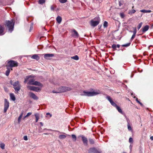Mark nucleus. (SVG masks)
Masks as SVG:
<instances>
[{
    "instance_id": "nucleus-1",
    "label": "nucleus",
    "mask_w": 153,
    "mask_h": 153,
    "mask_svg": "<svg viewBox=\"0 0 153 153\" xmlns=\"http://www.w3.org/2000/svg\"><path fill=\"white\" fill-rule=\"evenodd\" d=\"M5 26L9 32L11 33L13 30L14 25V22L13 19L11 20H6L4 22Z\"/></svg>"
},
{
    "instance_id": "nucleus-2",
    "label": "nucleus",
    "mask_w": 153,
    "mask_h": 153,
    "mask_svg": "<svg viewBox=\"0 0 153 153\" xmlns=\"http://www.w3.org/2000/svg\"><path fill=\"white\" fill-rule=\"evenodd\" d=\"M7 62L6 67L10 68L11 70H13L12 68L13 67H17L18 65V63L15 61L10 60L7 61Z\"/></svg>"
},
{
    "instance_id": "nucleus-3",
    "label": "nucleus",
    "mask_w": 153,
    "mask_h": 153,
    "mask_svg": "<svg viewBox=\"0 0 153 153\" xmlns=\"http://www.w3.org/2000/svg\"><path fill=\"white\" fill-rule=\"evenodd\" d=\"M100 94L99 92L94 91L89 92L86 91H84L82 93L80 94L81 96H93L96 95Z\"/></svg>"
},
{
    "instance_id": "nucleus-4",
    "label": "nucleus",
    "mask_w": 153,
    "mask_h": 153,
    "mask_svg": "<svg viewBox=\"0 0 153 153\" xmlns=\"http://www.w3.org/2000/svg\"><path fill=\"white\" fill-rule=\"evenodd\" d=\"M71 90V88L67 87L62 86L58 88L57 91H53V93H60L70 91Z\"/></svg>"
},
{
    "instance_id": "nucleus-5",
    "label": "nucleus",
    "mask_w": 153,
    "mask_h": 153,
    "mask_svg": "<svg viewBox=\"0 0 153 153\" xmlns=\"http://www.w3.org/2000/svg\"><path fill=\"white\" fill-rule=\"evenodd\" d=\"M100 21V19L99 16H97L92 19L90 22V25L93 27H94L98 25Z\"/></svg>"
},
{
    "instance_id": "nucleus-6",
    "label": "nucleus",
    "mask_w": 153,
    "mask_h": 153,
    "mask_svg": "<svg viewBox=\"0 0 153 153\" xmlns=\"http://www.w3.org/2000/svg\"><path fill=\"white\" fill-rule=\"evenodd\" d=\"M27 84L29 85L38 86L42 87L43 86V85L42 84L39 82L35 81L34 79H29Z\"/></svg>"
},
{
    "instance_id": "nucleus-7",
    "label": "nucleus",
    "mask_w": 153,
    "mask_h": 153,
    "mask_svg": "<svg viewBox=\"0 0 153 153\" xmlns=\"http://www.w3.org/2000/svg\"><path fill=\"white\" fill-rule=\"evenodd\" d=\"M13 88L16 93H18L20 90L21 88V85L19 83V81H17L15 82L13 84Z\"/></svg>"
},
{
    "instance_id": "nucleus-8",
    "label": "nucleus",
    "mask_w": 153,
    "mask_h": 153,
    "mask_svg": "<svg viewBox=\"0 0 153 153\" xmlns=\"http://www.w3.org/2000/svg\"><path fill=\"white\" fill-rule=\"evenodd\" d=\"M9 103L8 101L7 100L5 99H4V113H5L9 108Z\"/></svg>"
},
{
    "instance_id": "nucleus-9",
    "label": "nucleus",
    "mask_w": 153,
    "mask_h": 153,
    "mask_svg": "<svg viewBox=\"0 0 153 153\" xmlns=\"http://www.w3.org/2000/svg\"><path fill=\"white\" fill-rule=\"evenodd\" d=\"M89 153H101V151H98L95 148L93 147L90 148L88 150Z\"/></svg>"
},
{
    "instance_id": "nucleus-10",
    "label": "nucleus",
    "mask_w": 153,
    "mask_h": 153,
    "mask_svg": "<svg viewBox=\"0 0 153 153\" xmlns=\"http://www.w3.org/2000/svg\"><path fill=\"white\" fill-rule=\"evenodd\" d=\"M107 99L110 102V103L112 105L115 107H117V105L114 103L112 100L111 99L109 96H107L106 97Z\"/></svg>"
},
{
    "instance_id": "nucleus-11",
    "label": "nucleus",
    "mask_w": 153,
    "mask_h": 153,
    "mask_svg": "<svg viewBox=\"0 0 153 153\" xmlns=\"http://www.w3.org/2000/svg\"><path fill=\"white\" fill-rule=\"evenodd\" d=\"M80 137L82 138V141L84 145L85 146H87L88 140L87 138L83 135H81Z\"/></svg>"
},
{
    "instance_id": "nucleus-12",
    "label": "nucleus",
    "mask_w": 153,
    "mask_h": 153,
    "mask_svg": "<svg viewBox=\"0 0 153 153\" xmlns=\"http://www.w3.org/2000/svg\"><path fill=\"white\" fill-rule=\"evenodd\" d=\"M54 56L53 54H45L44 55V57L46 59H50V58Z\"/></svg>"
},
{
    "instance_id": "nucleus-13",
    "label": "nucleus",
    "mask_w": 153,
    "mask_h": 153,
    "mask_svg": "<svg viewBox=\"0 0 153 153\" xmlns=\"http://www.w3.org/2000/svg\"><path fill=\"white\" fill-rule=\"evenodd\" d=\"M30 96L32 98L35 100H37L38 99V97L33 93L30 92L29 93Z\"/></svg>"
},
{
    "instance_id": "nucleus-14",
    "label": "nucleus",
    "mask_w": 153,
    "mask_h": 153,
    "mask_svg": "<svg viewBox=\"0 0 153 153\" xmlns=\"http://www.w3.org/2000/svg\"><path fill=\"white\" fill-rule=\"evenodd\" d=\"M74 33L72 34V36L75 37H78L79 35L77 32L75 30H73L72 31Z\"/></svg>"
},
{
    "instance_id": "nucleus-15",
    "label": "nucleus",
    "mask_w": 153,
    "mask_h": 153,
    "mask_svg": "<svg viewBox=\"0 0 153 153\" xmlns=\"http://www.w3.org/2000/svg\"><path fill=\"white\" fill-rule=\"evenodd\" d=\"M149 28V26L148 25H146L142 28V32L143 33H145L147 31Z\"/></svg>"
},
{
    "instance_id": "nucleus-16",
    "label": "nucleus",
    "mask_w": 153,
    "mask_h": 153,
    "mask_svg": "<svg viewBox=\"0 0 153 153\" xmlns=\"http://www.w3.org/2000/svg\"><path fill=\"white\" fill-rule=\"evenodd\" d=\"M4 28L1 25H0V36L3 35L4 33Z\"/></svg>"
},
{
    "instance_id": "nucleus-17",
    "label": "nucleus",
    "mask_w": 153,
    "mask_h": 153,
    "mask_svg": "<svg viewBox=\"0 0 153 153\" xmlns=\"http://www.w3.org/2000/svg\"><path fill=\"white\" fill-rule=\"evenodd\" d=\"M126 120L128 123L127 126L128 129L129 131H131L132 130V128L129 123L130 120L128 118H127Z\"/></svg>"
},
{
    "instance_id": "nucleus-18",
    "label": "nucleus",
    "mask_w": 153,
    "mask_h": 153,
    "mask_svg": "<svg viewBox=\"0 0 153 153\" xmlns=\"http://www.w3.org/2000/svg\"><path fill=\"white\" fill-rule=\"evenodd\" d=\"M64 134H60L59 136V138L60 139H65L66 137L67 134H65L63 133Z\"/></svg>"
},
{
    "instance_id": "nucleus-19",
    "label": "nucleus",
    "mask_w": 153,
    "mask_h": 153,
    "mask_svg": "<svg viewBox=\"0 0 153 153\" xmlns=\"http://www.w3.org/2000/svg\"><path fill=\"white\" fill-rule=\"evenodd\" d=\"M56 20L57 22V23L59 24H60L62 21V18L61 17H60L59 16H58L56 18Z\"/></svg>"
},
{
    "instance_id": "nucleus-20",
    "label": "nucleus",
    "mask_w": 153,
    "mask_h": 153,
    "mask_svg": "<svg viewBox=\"0 0 153 153\" xmlns=\"http://www.w3.org/2000/svg\"><path fill=\"white\" fill-rule=\"evenodd\" d=\"M31 58L33 59H35L37 60H38L39 59V56L36 54L33 55L32 56Z\"/></svg>"
},
{
    "instance_id": "nucleus-21",
    "label": "nucleus",
    "mask_w": 153,
    "mask_h": 153,
    "mask_svg": "<svg viewBox=\"0 0 153 153\" xmlns=\"http://www.w3.org/2000/svg\"><path fill=\"white\" fill-rule=\"evenodd\" d=\"M7 70L6 71L5 75L6 76H8L9 74L11 69L8 67H7Z\"/></svg>"
},
{
    "instance_id": "nucleus-22",
    "label": "nucleus",
    "mask_w": 153,
    "mask_h": 153,
    "mask_svg": "<svg viewBox=\"0 0 153 153\" xmlns=\"http://www.w3.org/2000/svg\"><path fill=\"white\" fill-rule=\"evenodd\" d=\"M36 117V122H37L39 119V114L38 113H36L34 114Z\"/></svg>"
},
{
    "instance_id": "nucleus-23",
    "label": "nucleus",
    "mask_w": 153,
    "mask_h": 153,
    "mask_svg": "<svg viewBox=\"0 0 153 153\" xmlns=\"http://www.w3.org/2000/svg\"><path fill=\"white\" fill-rule=\"evenodd\" d=\"M42 88V87H41V88H39L35 86L34 90V91H35L37 92H39L41 91Z\"/></svg>"
},
{
    "instance_id": "nucleus-24",
    "label": "nucleus",
    "mask_w": 153,
    "mask_h": 153,
    "mask_svg": "<svg viewBox=\"0 0 153 153\" xmlns=\"http://www.w3.org/2000/svg\"><path fill=\"white\" fill-rule=\"evenodd\" d=\"M10 97L11 99L13 101H15L16 100L14 94L13 93H11L10 94Z\"/></svg>"
},
{
    "instance_id": "nucleus-25",
    "label": "nucleus",
    "mask_w": 153,
    "mask_h": 153,
    "mask_svg": "<svg viewBox=\"0 0 153 153\" xmlns=\"http://www.w3.org/2000/svg\"><path fill=\"white\" fill-rule=\"evenodd\" d=\"M27 88L30 90L34 91L35 86L28 85L27 86Z\"/></svg>"
},
{
    "instance_id": "nucleus-26",
    "label": "nucleus",
    "mask_w": 153,
    "mask_h": 153,
    "mask_svg": "<svg viewBox=\"0 0 153 153\" xmlns=\"http://www.w3.org/2000/svg\"><path fill=\"white\" fill-rule=\"evenodd\" d=\"M71 59H73L76 60H78L79 59V57L76 55L73 56H71Z\"/></svg>"
},
{
    "instance_id": "nucleus-27",
    "label": "nucleus",
    "mask_w": 153,
    "mask_h": 153,
    "mask_svg": "<svg viewBox=\"0 0 153 153\" xmlns=\"http://www.w3.org/2000/svg\"><path fill=\"white\" fill-rule=\"evenodd\" d=\"M120 47V45H116L115 44H113L112 45V48L114 49H116L117 48H119Z\"/></svg>"
},
{
    "instance_id": "nucleus-28",
    "label": "nucleus",
    "mask_w": 153,
    "mask_h": 153,
    "mask_svg": "<svg viewBox=\"0 0 153 153\" xmlns=\"http://www.w3.org/2000/svg\"><path fill=\"white\" fill-rule=\"evenodd\" d=\"M0 146L2 149H4L5 148V144L4 143H0Z\"/></svg>"
},
{
    "instance_id": "nucleus-29",
    "label": "nucleus",
    "mask_w": 153,
    "mask_h": 153,
    "mask_svg": "<svg viewBox=\"0 0 153 153\" xmlns=\"http://www.w3.org/2000/svg\"><path fill=\"white\" fill-rule=\"evenodd\" d=\"M31 76H27L26 78L25 79V81H24V82L25 83H26V82H27V81L28 80H29V78L31 77Z\"/></svg>"
},
{
    "instance_id": "nucleus-30",
    "label": "nucleus",
    "mask_w": 153,
    "mask_h": 153,
    "mask_svg": "<svg viewBox=\"0 0 153 153\" xmlns=\"http://www.w3.org/2000/svg\"><path fill=\"white\" fill-rule=\"evenodd\" d=\"M23 113H22L19 116L18 118V123L19 124L20 123V122L21 121V119L22 117V116Z\"/></svg>"
},
{
    "instance_id": "nucleus-31",
    "label": "nucleus",
    "mask_w": 153,
    "mask_h": 153,
    "mask_svg": "<svg viewBox=\"0 0 153 153\" xmlns=\"http://www.w3.org/2000/svg\"><path fill=\"white\" fill-rule=\"evenodd\" d=\"M117 109V110L120 113H122V111L121 110V109L120 108V107H119L118 106H117V107H116Z\"/></svg>"
},
{
    "instance_id": "nucleus-32",
    "label": "nucleus",
    "mask_w": 153,
    "mask_h": 153,
    "mask_svg": "<svg viewBox=\"0 0 153 153\" xmlns=\"http://www.w3.org/2000/svg\"><path fill=\"white\" fill-rule=\"evenodd\" d=\"M72 138L75 141L76 140V136L74 134H72L71 135Z\"/></svg>"
},
{
    "instance_id": "nucleus-33",
    "label": "nucleus",
    "mask_w": 153,
    "mask_h": 153,
    "mask_svg": "<svg viewBox=\"0 0 153 153\" xmlns=\"http://www.w3.org/2000/svg\"><path fill=\"white\" fill-rule=\"evenodd\" d=\"M108 22L106 21L104 22L103 24V26L104 27H106L108 26Z\"/></svg>"
},
{
    "instance_id": "nucleus-34",
    "label": "nucleus",
    "mask_w": 153,
    "mask_h": 153,
    "mask_svg": "<svg viewBox=\"0 0 153 153\" xmlns=\"http://www.w3.org/2000/svg\"><path fill=\"white\" fill-rule=\"evenodd\" d=\"M89 141L91 144H94V141L92 139H89Z\"/></svg>"
},
{
    "instance_id": "nucleus-35",
    "label": "nucleus",
    "mask_w": 153,
    "mask_h": 153,
    "mask_svg": "<svg viewBox=\"0 0 153 153\" xmlns=\"http://www.w3.org/2000/svg\"><path fill=\"white\" fill-rule=\"evenodd\" d=\"M136 12V10H132L130 12H128V14H132L133 13H134Z\"/></svg>"
},
{
    "instance_id": "nucleus-36",
    "label": "nucleus",
    "mask_w": 153,
    "mask_h": 153,
    "mask_svg": "<svg viewBox=\"0 0 153 153\" xmlns=\"http://www.w3.org/2000/svg\"><path fill=\"white\" fill-rule=\"evenodd\" d=\"M45 2V0H39V3L41 4H42Z\"/></svg>"
},
{
    "instance_id": "nucleus-37",
    "label": "nucleus",
    "mask_w": 153,
    "mask_h": 153,
    "mask_svg": "<svg viewBox=\"0 0 153 153\" xmlns=\"http://www.w3.org/2000/svg\"><path fill=\"white\" fill-rule=\"evenodd\" d=\"M142 22H140L138 25V26H137V27L138 30H139L141 28V27L142 26Z\"/></svg>"
},
{
    "instance_id": "nucleus-38",
    "label": "nucleus",
    "mask_w": 153,
    "mask_h": 153,
    "mask_svg": "<svg viewBox=\"0 0 153 153\" xmlns=\"http://www.w3.org/2000/svg\"><path fill=\"white\" fill-rule=\"evenodd\" d=\"M120 15L121 18H123L125 17V15L123 13H120Z\"/></svg>"
},
{
    "instance_id": "nucleus-39",
    "label": "nucleus",
    "mask_w": 153,
    "mask_h": 153,
    "mask_svg": "<svg viewBox=\"0 0 153 153\" xmlns=\"http://www.w3.org/2000/svg\"><path fill=\"white\" fill-rule=\"evenodd\" d=\"M33 23H32L31 24L30 28V29L29 30L30 32L31 31V30L33 29Z\"/></svg>"
},
{
    "instance_id": "nucleus-40",
    "label": "nucleus",
    "mask_w": 153,
    "mask_h": 153,
    "mask_svg": "<svg viewBox=\"0 0 153 153\" xmlns=\"http://www.w3.org/2000/svg\"><path fill=\"white\" fill-rule=\"evenodd\" d=\"M43 131L42 130V128L40 127L39 128L38 130V132L39 133H41V132H43Z\"/></svg>"
},
{
    "instance_id": "nucleus-41",
    "label": "nucleus",
    "mask_w": 153,
    "mask_h": 153,
    "mask_svg": "<svg viewBox=\"0 0 153 153\" xmlns=\"http://www.w3.org/2000/svg\"><path fill=\"white\" fill-rule=\"evenodd\" d=\"M119 5L120 6V7L122 5H123V1H119Z\"/></svg>"
},
{
    "instance_id": "nucleus-42",
    "label": "nucleus",
    "mask_w": 153,
    "mask_h": 153,
    "mask_svg": "<svg viewBox=\"0 0 153 153\" xmlns=\"http://www.w3.org/2000/svg\"><path fill=\"white\" fill-rule=\"evenodd\" d=\"M130 43H128L126 44L123 45H122V46L125 47H127L129 46L130 45Z\"/></svg>"
},
{
    "instance_id": "nucleus-43",
    "label": "nucleus",
    "mask_w": 153,
    "mask_h": 153,
    "mask_svg": "<svg viewBox=\"0 0 153 153\" xmlns=\"http://www.w3.org/2000/svg\"><path fill=\"white\" fill-rule=\"evenodd\" d=\"M135 35H136V34H133L132 35L131 37V40H130L131 41H132V40L134 39L135 37Z\"/></svg>"
},
{
    "instance_id": "nucleus-44",
    "label": "nucleus",
    "mask_w": 153,
    "mask_h": 153,
    "mask_svg": "<svg viewBox=\"0 0 153 153\" xmlns=\"http://www.w3.org/2000/svg\"><path fill=\"white\" fill-rule=\"evenodd\" d=\"M32 114V113H31V112H29V113H28L27 114V115H26V116L25 117H24V118H25L29 116H30V115H31Z\"/></svg>"
},
{
    "instance_id": "nucleus-45",
    "label": "nucleus",
    "mask_w": 153,
    "mask_h": 153,
    "mask_svg": "<svg viewBox=\"0 0 153 153\" xmlns=\"http://www.w3.org/2000/svg\"><path fill=\"white\" fill-rule=\"evenodd\" d=\"M67 0H59V2L62 3H65Z\"/></svg>"
},
{
    "instance_id": "nucleus-46",
    "label": "nucleus",
    "mask_w": 153,
    "mask_h": 153,
    "mask_svg": "<svg viewBox=\"0 0 153 153\" xmlns=\"http://www.w3.org/2000/svg\"><path fill=\"white\" fill-rule=\"evenodd\" d=\"M129 142L130 143H132L133 142V140L132 138L130 137L129 139Z\"/></svg>"
},
{
    "instance_id": "nucleus-47",
    "label": "nucleus",
    "mask_w": 153,
    "mask_h": 153,
    "mask_svg": "<svg viewBox=\"0 0 153 153\" xmlns=\"http://www.w3.org/2000/svg\"><path fill=\"white\" fill-rule=\"evenodd\" d=\"M136 101L138 103H139L141 106L143 105V104L138 100V99L137 98H136Z\"/></svg>"
},
{
    "instance_id": "nucleus-48",
    "label": "nucleus",
    "mask_w": 153,
    "mask_h": 153,
    "mask_svg": "<svg viewBox=\"0 0 153 153\" xmlns=\"http://www.w3.org/2000/svg\"><path fill=\"white\" fill-rule=\"evenodd\" d=\"M137 33V30L136 27H135L134 29V31H133V34H136Z\"/></svg>"
},
{
    "instance_id": "nucleus-49",
    "label": "nucleus",
    "mask_w": 153,
    "mask_h": 153,
    "mask_svg": "<svg viewBox=\"0 0 153 153\" xmlns=\"http://www.w3.org/2000/svg\"><path fill=\"white\" fill-rule=\"evenodd\" d=\"M140 11L142 13H146V10H140Z\"/></svg>"
},
{
    "instance_id": "nucleus-50",
    "label": "nucleus",
    "mask_w": 153,
    "mask_h": 153,
    "mask_svg": "<svg viewBox=\"0 0 153 153\" xmlns=\"http://www.w3.org/2000/svg\"><path fill=\"white\" fill-rule=\"evenodd\" d=\"M55 7H54L53 5H52L51 6V10H54V9Z\"/></svg>"
},
{
    "instance_id": "nucleus-51",
    "label": "nucleus",
    "mask_w": 153,
    "mask_h": 153,
    "mask_svg": "<svg viewBox=\"0 0 153 153\" xmlns=\"http://www.w3.org/2000/svg\"><path fill=\"white\" fill-rule=\"evenodd\" d=\"M24 139L25 140H27V136H25L23 137Z\"/></svg>"
},
{
    "instance_id": "nucleus-52",
    "label": "nucleus",
    "mask_w": 153,
    "mask_h": 153,
    "mask_svg": "<svg viewBox=\"0 0 153 153\" xmlns=\"http://www.w3.org/2000/svg\"><path fill=\"white\" fill-rule=\"evenodd\" d=\"M132 147H133V145L131 144V145L129 146V148L130 149L131 151V150H132Z\"/></svg>"
},
{
    "instance_id": "nucleus-53",
    "label": "nucleus",
    "mask_w": 153,
    "mask_h": 153,
    "mask_svg": "<svg viewBox=\"0 0 153 153\" xmlns=\"http://www.w3.org/2000/svg\"><path fill=\"white\" fill-rule=\"evenodd\" d=\"M46 115H50V117H51L52 116V114H51L49 113L48 112L46 113Z\"/></svg>"
},
{
    "instance_id": "nucleus-54",
    "label": "nucleus",
    "mask_w": 153,
    "mask_h": 153,
    "mask_svg": "<svg viewBox=\"0 0 153 153\" xmlns=\"http://www.w3.org/2000/svg\"><path fill=\"white\" fill-rule=\"evenodd\" d=\"M45 130H48V131H52V130L51 129H47V128H45L44 129V130L45 131Z\"/></svg>"
},
{
    "instance_id": "nucleus-55",
    "label": "nucleus",
    "mask_w": 153,
    "mask_h": 153,
    "mask_svg": "<svg viewBox=\"0 0 153 153\" xmlns=\"http://www.w3.org/2000/svg\"><path fill=\"white\" fill-rule=\"evenodd\" d=\"M150 139L152 140H153V136L151 137Z\"/></svg>"
},
{
    "instance_id": "nucleus-56",
    "label": "nucleus",
    "mask_w": 153,
    "mask_h": 153,
    "mask_svg": "<svg viewBox=\"0 0 153 153\" xmlns=\"http://www.w3.org/2000/svg\"><path fill=\"white\" fill-rule=\"evenodd\" d=\"M146 13H150L151 12L150 10H146Z\"/></svg>"
},
{
    "instance_id": "nucleus-57",
    "label": "nucleus",
    "mask_w": 153,
    "mask_h": 153,
    "mask_svg": "<svg viewBox=\"0 0 153 153\" xmlns=\"http://www.w3.org/2000/svg\"><path fill=\"white\" fill-rule=\"evenodd\" d=\"M12 82H13V81H12V80L10 81V83L11 84V85H13V83H12Z\"/></svg>"
},
{
    "instance_id": "nucleus-58",
    "label": "nucleus",
    "mask_w": 153,
    "mask_h": 153,
    "mask_svg": "<svg viewBox=\"0 0 153 153\" xmlns=\"http://www.w3.org/2000/svg\"><path fill=\"white\" fill-rule=\"evenodd\" d=\"M40 124H41V126H43V123H42V122H40Z\"/></svg>"
},
{
    "instance_id": "nucleus-59",
    "label": "nucleus",
    "mask_w": 153,
    "mask_h": 153,
    "mask_svg": "<svg viewBox=\"0 0 153 153\" xmlns=\"http://www.w3.org/2000/svg\"><path fill=\"white\" fill-rule=\"evenodd\" d=\"M44 134L45 135H48L49 134L48 133H44Z\"/></svg>"
},
{
    "instance_id": "nucleus-60",
    "label": "nucleus",
    "mask_w": 153,
    "mask_h": 153,
    "mask_svg": "<svg viewBox=\"0 0 153 153\" xmlns=\"http://www.w3.org/2000/svg\"><path fill=\"white\" fill-rule=\"evenodd\" d=\"M56 131V132H59V133H61V132H59V131Z\"/></svg>"
},
{
    "instance_id": "nucleus-61",
    "label": "nucleus",
    "mask_w": 153,
    "mask_h": 153,
    "mask_svg": "<svg viewBox=\"0 0 153 153\" xmlns=\"http://www.w3.org/2000/svg\"><path fill=\"white\" fill-rule=\"evenodd\" d=\"M133 75L131 76V77L132 78L133 77Z\"/></svg>"
},
{
    "instance_id": "nucleus-62",
    "label": "nucleus",
    "mask_w": 153,
    "mask_h": 153,
    "mask_svg": "<svg viewBox=\"0 0 153 153\" xmlns=\"http://www.w3.org/2000/svg\"><path fill=\"white\" fill-rule=\"evenodd\" d=\"M123 153H126L125 152H123Z\"/></svg>"
},
{
    "instance_id": "nucleus-63",
    "label": "nucleus",
    "mask_w": 153,
    "mask_h": 153,
    "mask_svg": "<svg viewBox=\"0 0 153 153\" xmlns=\"http://www.w3.org/2000/svg\"><path fill=\"white\" fill-rule=\"evenodd\" d=\"M133 7H134V6H133V7H132V8H133Z\"/></svg>"
},
{
    "instance_id": "nucleus-64",
    "label": "nucleus",
    "mask_w": 153,
    "mask_h": 153,
    "mask_svg": "<svg viewBox=\"0 0 153 153\" xmlns=\"http://www.w3.org/2000/svg\"><path fill=\"white\" fill-rule=\"evenodd\" d=\"M58 10V9H57V10Z\"/></svg>"
}]
</instances>
